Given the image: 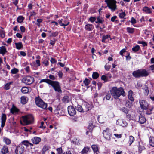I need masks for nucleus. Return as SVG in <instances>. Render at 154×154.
Here are the masks:
<instances>
[{
  "mask_svg": "<svg viewBox=\"0 0 154 154\" xmlns=\"http://www.w3.org/2000/svg\"><path fill=\"white\" fill-rule=\"evenodd\" d=\"M79 139L75 137L72 140V142L73 144L75 145H78L79 144Z\"/></svg>",
  "mask_w": 154,
  "mask_h": 154,
  "instance_id": "58836bf2",
  "label": "nucleus"
},
{
  "mask_svg": "<svg viewBox=\"0 0 154 154\" xmlns=\"http://www.w3.org/2000/svg\"><path fill=\"white\" fill-rule=\"evenodd\" d=\"M131 105V104L129 101H126L125 104V106L127 107L130 108Z\"/></svg>",
  "mask_w": 154,
  "mask_h": 154,
  "instance_id": "bf43d9fd",
  "label": "nucleus"
},
{
  "mask_svg": "<svg viewBox=\"0 0 154 154\" xmlns=\"http://www.w3.org/2000/svg\"><path fill=\"white\" fill-rule=\"evenodd\" d=\"M69 100V98L67 96H65L62 99V101L64 103H68Z\"/></svg>",
  "mask_w": 154,
  "mask_h": 154,
  "instance_id": "7c9ffc66",
  "label": "nucleus"
},
{
  "mask_svg": "<svg viewBox=\"0 0 154 154\" xmlns=\"http://www.w3.org/2000/svg\"><path fill=\"white\" fill-rule=\"evenodd\" d=\"M101 79L104 81L105 82L107 81L108 79L106 76L105 75H103L101 76Z\"/></svg>",
  "mask_w": 154,
  "mask_h": 154,
  "instance_id": "13d9d810",
  "label": "nucleus"
},
{
  "mask_svg": "<svg viewBox=\"0 0 154 154\" xmlns=\"http://www.w3.org/2000/svg\"><path fill=\"white\" fill-rule=\"evenodd\" d=\"M90 82V80L87 78L85 79V80L83 81L84 83L85 84V85L86 86L89 85Z\"/></svg>",
  "mask_w": 154,
  "mask_h": 154,
  "instance_id": "de8ad7c7",
  "label": "nucleus"
},
{
  "mask_svg": "<svg viewBox=\"0 0 154 154\" xmlns=\"http://www.w3.org/2000/svg\"><path fill=\"white\" fill-rule=\"evenodd\" d=\"M146 121L145 118L142 115H140L139 117L138 122L140 124H144Z\"/></svg>",
  "mask_w": 154,
  "mask_h": 154,
  "instance_id": "f3484780",
  "label": "nucleus"
},
{
  "mask_svg": "<svg viewBox=\"0 0 154 154\" xmlns=\"http://www.w3.org/2000/svg\"><path fill=\"white\" fill-rule=\"evenodd\" d=\"M127 32L130 34H132L134 32V29L133 28L128 27L126 28Z\"/></svg>",
  "mask_w": 154,
  "mask_h": 154,
  "instance_id": "473e14b6",
  "label": "nucleus"
},
{
  "mask_svg": "<svg viewBox=\"0 0 154 154\" xmlns=\"http://www.w3.org/2000/svg\"><path fill=\"white\" fill-rule=\"evenodd\" d=\"M143 11L147 14H151L152 13V10L151 8L145 6L143 8Z\"/></svg>",
  "mask_w": 154,
  "mask_h": 154,
  "instance_id": "412c9836",
  "label": "nucleus"
},
{
  "mask_svg": "<svg viewBox=\"0 0 154 154\" xmlns=\"http://www.w3.org/2000/svg\"><path fill=\"white\" fill-rule=\"evenodd\" d=\"M0 36L2 38H4L5 36V32L3 31L0 32Z\"/></svg>",
  "mask_w": 154,
  "mask_h": 154,
  "instance_id": "4d7b16f0",
  "label": "nucleus"
},
{
  "mask_svg": "<svg viewBox=\"0 0 154 154\" xmlns=\"http://www.w3.org/2000/svg\"><path fill=\"white\" fill-rule=\"evenodd\" d=\"M126 51V50L124 48L122 49L120 52V54L122 56H123V53L125 52Z\"/></svg>",
  "mask_w": 154,
  "mask_h": 154,
  "instance_id": "69168bd1",
  "label": "nucleus"
},
{
  "mask_svg": "<svg viewBox=\"0 0 154 154\" xmlns=\"http://www.w3.org/2000/svg\"><path fill=\"white\" fill-rule=\"evenodd\" d=\"M36 105L38 107L43 109H46L47 107V104L44 102L39 97H37L35 99Z\"/></svg>",
  "mask_w": 154,
  "mask_h": 154,
  "instance_id": "20e7f679",
  "label": "nucleus"
},
{
  "mask_svg": "<svg viewBox=\"0 0 154 154\" xmlns=\"http://www.w3.org/2000/svg\"><path fill=\"white\" fill-rule=\"evenodd\" d=\"M59 34V32L57 31H56L52 32L51 33V35L50 36L55 37L57 36Z\"/></svg>",
  "mask_w": 154,
  "mask_h": 154,
  "instance_id": "5fc2aeb1",
  "label": "nucleus"
},
{
  "mask_svg": "<svg viewBox=\"0 0 154 154\" xmlns=\"http://www.w3.org/2000/svg\"><path fill=\"white\" fill-rule=\"evenodd\" d=\"M28 99L27 97L22 96L21 97V102L23 104H26L28 101Z\"/></svg>",
  "mask_w": 154,
  "mask_h": 154,
  "instance_id": "b1692460",
  "label": "nucleus"
},
{
  "mask_svg": "<svg viewBox=\"0 0 154 154\" xmlns=\"http://www.w3.org/2000/svg\"><path fill=\"white\" fill-rule=\"evenodd\" d=\"M103 134L104 138L108 140H110L111 138L112 135L109 128H106L103 131Z\"/></svg>",
  "mask_w": 154,
  "mask_h": 154,
  "instance_id": "0eeeda50",
  "label": "nucleus"
},
{
  "mask_svg": "<svg viewBox=\"0 0 154 154\" xmlns=\"http://www.w3.org/2000/svg\"><path fill=\"white\" fill-rule=\"evenodd\" d=\"M145 149V148L143 146V145L141 144H139V145L138 146V150L139 152H141L144 149Z\"/></svg>",
  "mask_w": 154,
  "mask_h": 154,
  "instance_id": "c03bdc74",
  "label": "nucleus"
},
{
  "mask_svg": "<svg viewBox=\"0 0 154 154\" xmlns=\"http://www.w3.org/2000/svg\"><path fill=\"white\" fill-rule=\"evenodd\" d=\"M109 37H110V35H108L103 36L102 37V42H105V40L108 39Z\"/></svg>",
  "mask_w": 154,
  "mask_h": 154,
  "instance_id": "09e8293b",
  "label": "nucleus"
},
{
  "mask_svg": "<svg viewBox=\"0 0 154 154\" xmlns=\"http://www.w3.org/2000/svg\"><path fill=\"white\" fill-rule=\"evenodd\" d=\"M21 92L24 94H26L29 92V89L28 87H22L21 89Z\"/></svg>",
  "mask_w": 154,
  "mask_h": 154,
  "instance_id": "c9c22d12",
  "label": "nucleus"
},
{
  "mask_svg": "<svg viewBox=\"0 0 154 154\" xmlns=\"http://www.w3.org/2000/svg\"><path fill=\"white\" fill-rule=\"evenodd\" d=\"M15 44L16 48L17 49L20 50L23 47L22 43L21 42H19L18 43H15Z\"/></svg>",
  "mask_w": 154,
  "mask_h": 154,
  "instance_id": "c85d7f7f",
  "label": "nucleus"
},
{
  "mask_svg": "<svg viewBox=\"0 0 154 154\" xmlns=\"http://www.w3.org/2000/svg\"><path fill=\"white\" fill-rule=\"evenodd\" d=\"M133 75L136 78L141 77L140 69L134 71L132 73Z\"/></svg>",
  "mask_w": 154,
  "mask_h": 154,
  "instance_id": "dca6fc26",
  "label": "nucleus"
},
{
  "mask_svg": "<svg viewBox=\"0 0 154 154\" xmlns=\"http://www.w3.org/2000/svg\"><path fill=\"white\" fill-rule=\"evenodd\" d=\"M24 146L20 144L16 147L15 152L16 154H22L24 152Z\"/></svg>",
  "mask_w": 154,
  "mask_h": 154,
  "instance_id": "6e6552de",
  "label": "nucleus"
},
{
  "mask_svg": "<svg viewBox=\"0 0 154 154\" xmlns=\"http://www.w3.org/2000/svg\"><path fill=\"white\" fill-rule=\"evenodd\" d=\"M63 21V19H61L58 20V23L61 26H66L68 25L69 24V22H68L67 24H64L62 23V22Z\"/></svg>",
  "mask_w": 154,
  "mask_h": 154,
  "instance_id": "a19ab883",
  "label": "nucleus"
},
{
  "mask_svg": "<svg viewBox=\"0 0 154 154\" xmlns=\"http://www.w3.org/2000/svg\"><path fill=\"white\" fill-rule=\"evenodd\" d=\"M56 40L55 39H53L52 40H50V44L52 46H53L55 44Z\"/></svg>",
  "mask_w": 154,
  "mask_h": 154,
  "instance_id": "774afa93",
  "label": "nucleus"
},
{
  "mask_svg": "<svg viewBox=\"0 0 154 154\" xmlns=\"http://www.w3.org/2000/svg\"><path fill=\"white\" fill-rule=\"evenodd\" d=\"M24 19V17L22 16H20L18 17L17 19V21L19 23H21L23 22Z\"/></svg>",
  "mask_w": 154,
  "mask_h": 154,
  "instance_id": "e433bc0d",
  "label": "nucleus"
},
{
  "mask_svg": "<svg viewBox=\"0 0 154 154\" xmlns=\"http://www.w3.org/2000/svg\"><path fill=\"white\" fill-rule=\"evenodd\" d=\"M18 72V69L14 68L11 70V72L12 74H16Z\"/></svg>",
  "mask_w": 154,
  "mask_h": 154,
  "instance_id": "603ef678",
  "label": "nucleus"
},
{
  "mask_svg": "<svg viewBox=\"0 0 154 154\" xmlns=\"http://www.w3.org/2000/svg\"><path fill=\"white\" fill-rule=\"evenodd\" d=\"M3 140L4 142L7 145H9L11 144V140L9 138L5 137H4Z\"/></svg>",
  "mask_w": 154,
  "mask_h": 154,
  "instance_id": "c756f323",
  "label": "nucleus"
},
{
  "mask_svg": "<svg viewBox=\"0 0 154 154\" xmlns=\"http://www.w3.org/2000/svg\"><path fill=\"white\" fill-rule=\"evenodd\" d=\"M34 81V78L31 76H26L24 77L22 80V82L26 84L29 85L32 83Z\"/></svg>",
  "mask_w": 154,
  "mask_h": 154,
  "instance_id": "423d86ee",
  "label": "nucleus"
},
{
  "mask_svg": "<svg viewBox=\"0 0 154 154\" xmlns=\"http://www.w3.org/2000/svg\"><path fill=\"white\" fill-rule=\"evenodd\" d=\"M149 142L150 145L154 147V137H150L149 138Z\"/></svg>",
  "mask_w": 154,
  "mask_h": 154,
  "instance_id": "bb28decb",
  "label": "nucleus"
},
{
  "mask_svg": "<svg viewBox=\"0 0 154 154\" xmlns=\"http://www.w3.org/2000/svg\"><path fill=\"white\" fill-rule=\"evenodd\" d=\"M90 149L89 147L88 146L85 147L81 151L82 154H87Z\"/></svg>",
  "mask_w": 154,
  "mask_h": 154,
  "instance_id": "cd10ccee",
  "label": "nucleus"
},
{
  "mask_svg": "<svg viewBox=\"0 0 154 154\" xmlns=\"http://www.w3.org/2000/svg\"><path fill=\"white\" fill-rule=\"evenodd\" d=\"M50 85L53 87L55 91L60 93H62L60 86L59 83L58 81H52Z\"/></svg>",
  "mask_w": 154,
  "mask_h": 154,
  "instance_id": "39448f33",
  "label": "nucleus"
},
{
  "mask_svg": "<svg viewBox=\"0 0 154 154\" xmlns=\"http://www.w3.org/2000/svg\"><path fill=\"white\" fill-rule=\"evenodd\" d=\"M76 109L77 110L80 112H83L82 106L78 105L76 107Z\"/></svg>",
  "mask_w": 154,
  "mask_h": 154,
  "instance_id": "79ce46f5",
  "label": "nucleus"
},
{
  "mask_svg": "<svg viewBox=\"0 0 154 154\" xmlns=\"http://www.w3.org/2000/svg\"><path fill=\"white\" fill-rule=\"evenodd\" d=\"M105 2L107 4V7L112 12H114L117 9L116 5L117 2L116 0H105Z\"/></svg>",
  "mask_w": 154,
  "mask_h": 154,
  "instance_id": "7ed1b4c3",
  "label": "nucleus"
},
{
  "mask_svg": "<svg viewBox=\"0 0 154 154\" xmlns=\"http://www.w3.org/2000/svg\"><path fill=\"white\" fill-rule=\"evenodd\" d=\"M99 76V74L97 72H94L92 75V77L93 79H96Z\"/></svg>",
  "mask_w": 154,
  "mask_h": 154,
  "instance_id": "a18cd8bd",
  "label": "nucleus"
},
{
  "mask_svg": "<svg viewBox=\"0 0 154 154\" xmlns=\"http://www.w3.org/2000/svg\"><path fill=\"white\" fill-rule=\"evenodd\" d=\"M49 58H46L43 61V63L45 65V66H47L49 65Z\"/></svg>",
  "mask_w": 154,
  "mask_h": 154,
  "instance_id": "49530a36",
  "label": "nucleus"
},
{
  "mask_svg": "<svg viewBox=\"0 0 154 154\" xmlns=\"http://www.w3.org/2000/svg\"><path fill=\"white\" fill-rule=\"evenodd\" d=\"M96 20L95 21V23H99L100 24H103L104 22V20L103 19V18L100 16H98L96 18Z\"/></svg>",
  "mask_w": 154,
  "mask_h": 154,
  "instance_id": "aec40b11",
  "label": "nucleus"
},
{
  "mask_svg": "<svg viewBox=\"0 0 154 154\" xmlns=\"http://www.w3.org/2000/svg\"><path fill=\"white\" fill-rule=\"evenodd\" d=\"M13 83V82H10L8 83H6L4 87V89L8 90L10 88V85L12 84Z\"/></svg>",
  "mask_w": 154,
  "mask_h": 154,
  "instance_id": "2f4dec72",
  "label": "nucleus"
},
{
  "mask_svg": "<svg viewBox=\"0 0 154 154\" xmlns=\"http://www.w3.org/2000/svg\"><path fill=\"white\" fill-rule=\"evenodd\" d=\"M22 145H24L26 146H28L30 145L31 146H33V144L30 143H29L28 141L24 140L22 141L20 143Z\"/></svg>",
  "mask_w": 154,
  "mask_h": 154,
  "instance_id": "4be33fe9",
  "label": "nucleus"
},
{
  "mask_svg": "<svg viewBox=\"0 0 154 154\" xmlns=\"http://www.w3.org/2000/svg\"><path fill=\"white\" fill-rule=\"evenodd\" d=\"M50 62L52 64H54L57 62V61L55 60V59L51 58L50 60Z\"/></svg>",
  "mask_w": 154,
  "mask_h": 154,
  "instance_id": "338daca9",
  "label": "nucleus"
},
{
  "mask_svg": "<svg viewBox=\"0 0 154 154\" xmlns=\"http://www.w3.org/2000/svg\"><path fill=\"white\" fill-rule=\"evenodd\" d=\"M49 78L52 80H55L56 79L55 77L52 75H50L49 76Z\"/></svg>",
  "mask_w": 154,
  "mask_h": 154,
  "instance_id": "0e129e2a",
  "label": "nucleus"
},
{
  "mask_svg": "<svg viewBox=\"0 0 154 154\" xmlns=\"http://www.w3.org/2000/svg\"><path fill=\"white\" fill-rule=\"evenodd\" d=\"M52 81V80H51L48 79H41L39 83H41L42 82H45L50 85Z\"/></svg>",
  "mask_w": 154,
  "mask_h": 154,
  "instance_id": "a878e982",
  "label": "nucleus"
},
{
  "mask_svg": "<svg viewBox=\"0 0 154 154\" xmlns=\"http://www.w3.org/2000/svg\"><path fill=\"white\" fill-rule=\"evenodd\" d=\"M20 29L21 32L23 33L25 31V28L23 26H21L20 27Z\"/></svg>",
  "mask_w": 154,
  "mask_h": 154,
  "instance_id": "680f3d73",
  "label": "nucleus"
},
{
  "mask_svg": "<svg viewBox=\"0 0 154 154\" xmlns=\"http://www.w3.org/2000/svg\"><path fill=\"white\" fill-rule=\"evenodd\" d=\"M85 29L88 31H92L93 28L94 26L91 24H88L85 26Z\"/></svg>",
  "mask_w": 154,
  "mask_h": 154,
  "instance_id": "6ab92c4d",
  "label": "nucleus"
},
{
  "mask_svg": "<svg viewBox=\"0 0 154 154\" xmlns=\"http://www.w3.org/2000/svg\"><path fill=\"white\" fill-rule=\"evenodd\" d=\"M134 140V138L132 136H130L129 137V139L128 143L129 146H130Z\"/></svg>",
  "mask_w": 154,
  "mask_h": 154,
  "instance_id": "72a5a7b5",
  "label": "nucleus"
},
{
  "mask_svg": "<svg viewBox=\"0 0 154 154\" xmlns=\"http://www.w3.org/2000/svg\"><path fill=\"white\" fill-rule=\"evenodd\" d=\"M133 92L131 90H130L128 92V99L131 101H134V98L132 97Z\"/></svg>",
  "mask_w": 154,
  "mask_h": 154,
  "instance_id": "393cba45",
  "label": "nucleus"
},
{
  "mask_svg": "<svg viewBox=\"0 0 154 154\" xmlns=\"http://www.w3.org/2000/svg\"><path fill=\"white\" fill-rule=\"evenodd\" d=\"M92 148L94 152L95 153H96L99 152L98 147L97 146L94 145L92 146Z\"/></svg>",
  "mask_w": 154,
  "mask_h": 154,
  "instance_id": "4c0bfd02",
  "label": "nucleus"
},
{
  "mask_svg": "<svg viewBox=\"0 0 154 154\" xmlns=\"http://www.w3.org/2000/svg\"><path fill=\"white\" fill-rule=\"evenodd\" d=\"M141 77H146L148 75L149 72L148 70L144 69H140Z\"/></svg>",
  "mask_w": 154,
  "mask_h": 154,
  "instance_id": "ddd939ff",
  "label": "nucleus"
},
{
  "mask_svg": "<svg viewBox=\"0 0 154 154\" xmlns=\"http://www.w3.org/2000/svg\"><path fill=\"white\" fill-rule=\"evenodd\" d=\"M116 124L122 127H126L127 125L126 122L123 119H119L117 120Z\"/></svg>",
  "mask_w": 154,
  "mask_h": 154,
  "instance_id": "f8f14e48",
  "label": "nucleus"
},
{
  "mask_svg": "<svg viewBox=\"0 0 154 154\" xmlns=\"http://www.w3.org/2000/svg\"><path fill=\"white\" fill-rule=\"evenodd\" d=\"M7 117L5 114L2 113V115L1 120V126L2 128L3 127L5 124Z\"/></svg>",
  "mask_w": 154,
  "mask_h": 154,
  "instance_id": "4468645a",
  "label": "nucleus"
},
{
  "mask_svg": "<svg viewBox=\"0 0 154 154\" xmlns=\"http://www.w3.org/2000/svg\"><path fill=\"white\" fill-rule=\"evenodd\" d=\"M140 106L142 109L146 110L147 109L148 105L147 103L144 100H140L139 101Z\"/></svg>",
  "mask_w": 154,
  "mask_h": 154,
  "instance_id": "9b49d317",
  "label": "nucleus"
},
{
  "mask_svg": "<svg viewBox=\"0 0 154 154\" xmlns=\"http://www.w3.org/2000/svg\"><path fill=\"white\" fill-rule=\"evenodd\" d=\"M48 149L46 146H44L42 150V154H44L45 152L48 150Z\"/></svg>",
  "mask_w": 154,
  "mask_h": 154,
  "instance_id": "6e6d98bb",
  "label": "nucleus"
},
{
  "mask_svg": "<svg viewBox=\"0 0 154 154\" xmlns=\"http://www.w3.org/2000/svg\"><path fill=\"white\" fill-rule=\"evenodd\" d=\"M110 91L111 95L115 99L118 98L121 95H125L123 89L121 87L118 88L117 87H113Z\"/></svg>",
  "mask_w": 154,
  "mask_h": 154,
  "instance_id": "f257e3e1",
  "label": "nucleus"
},
{
  "mask_svg": "<svg viewBox=\"0 0 154 154\" xmlns=\"http://www.w3.org/2000/svg\"><path fill=\"white\" fill-rule=\"evenodd\" d=\"M126 14L124 12H122L119 14V16L121 18H123L125 16Z\"/></svg>",
  "mask_w": 154,
  "mask_h": 154,
  "instance_id": "3c124183",
  "label": "nucleus"
},
{
  "mask_svg": "<svg viewBox=\"0 0 154 154\" xmlns=\"http://www.w3.org/2000/svg\"><path fill=\"white\" fill-rule=\"evenodd\" d=\"M140 49V47L138 45H137L132 48V50L134 52L138 51Z\"/></svg>",
  "mask_w": 154,
  "mask_h": 154,
  "instance_id": "f704fd0d",
  "label": "nucleus"
},
{
  "mask_svg": "<svg viewBox=\"0 0 154 154\" xmlns=\"http://www.w3.org/2000/svg\"><path fill=\"white\" fill-rule=\"evenodd\" d=\"M111 66V65H107V64L104 66L105 70L106 71H109L110 69Z\"/></svg>",
  "mask_w": 154,
  "mask_h": 154,
  "instance_id": "864d4df0",
  "label": "nucleus"
},
{
  "mask_svg": "<svg viewBox=\"0 0 154 154\" xmlns=\"http://www.w3.org/2000/svg\"><path fill=\"white\" fill-rule=\"evenodd\" d=\"M31 141L33 144H37L41 141V139L39 137H35L31 139Z\"/></svg>",
  "mask_w": 154,
  "mask_h": 154,
  "instance_id": "2eb2a0df",
  "label": "nucleus"
},
{
  "mask_svg": "<svg viewBox=\"0 0 154 154\" xmlns=\"http://www.w3.org/2000/svg\"><path fill=\"white\" fill-rule=\"evenodd\" d=\"M120 110L126 114H127L129 111L128 109L125 107H123L120 109Z\"/></svg>",
  "mask_w": 154,
  "mask_h": 154,
  "instance_id": "37998d69",
  "label": "nucleus"
},
{
  "mask_svg": "<svg viewBox=\"0 0 154 154\" xmlns=\"http://www.w3.org/2000/svg\"><path fill=\"white\" fill-rule=\"evenodd\" d=\"M57 154H62L63 153L61 148H58L57 149Z\"/></svg>",
  "mask_w": 154,
  "mask_h": 154,
  "instance_id": "052dcab7",
  "label": "nucleus"
},
{
  "mask_svg": "<svg viewBox=\"0 0 154 154\" xmlns=\"http://www.w3.org/2000/svg\"><path fill=\"white\" fill-rule=\"evenodd\" d=\"M83 112H87L91 109V106L87 102L84 103L82 104Z\"/></svg>",
  "mask_w": 154,
  "mask_h": 154,
  "instance_id": "1a4fd4ad",
  "label": "nucleus"
},
{
  "mask_svg": "<svg viewBox=\"0 0 154 154\" xmlns=\"http://www.w3.org/2000/svg\"><path fill=\"white\" fill-rule=\"evenodd\" d=\"M8 148L6 146H4L1 151V152L3 154H5L8 153Z\"/></svg>",
  "mask_w": 154,
  "mask_h": 154,
  "instance_id": "5701e85b",
  "label": "nucleus"
},
{
  "mask_svg": "<svg viewBox=\"0 0 154 154\" xmlns=\"http://www.w3.org/2000/svg\"><path fill=\"white\" fill-rule=\"evenodd\" d=\"M68 111L69 114L71 116H73L76 113V111L74 108L72 106H69L68 107Z\"/></svg>",
  "mask_w": 154,
  "mask_h": 154,
  "instance_id": "9d476101",
  "label": "nucleus"
},
{
  "mask_svg": "<svg viewBox=\"0 0 154 154\" xmlns=\"http://www.w3.org/2000/svg\"><path fill=\"white\" fill-rule=\"evenodd\" d=\"M96 19V18L94 17H91L89 19V20L91 23H93L94 21H95Z\"/></svg>",
  "mask_w": 154,
  "mask_h": 154,
  "instance_id": "8fccbe9b",
  "label": "nucleus"
},
{
  "mask_svg": "<svg viewBox=\"0 0 154 154\" xmlns=\"http://www.w3.org/2000/svg\"><path fill=\"white\" fill-rule=\"evenodd\" d=\"M43 20L41 19H38L36 20V22L35 24L37 25L39 27L40 26V23L42 22Z\"/></svg>",
  "mask_w": 154,
  "mask_h": 154,
  "instance_id": "ea45409f",
  "label": "nucleus"
},
{
  "mask_svg": "<svg viewBox=\"0 0 154 154\" xmlns=\"http://www.w3.org/2000/svg\"><path fill=\"white\" fill-rule=\"evenodd\" d=\"M34 122V118L31 114L28 115L21 117L20 123L23 125L32 124Z\"/></svg>",
  "mask_w": 154,
  "mask_h": 154,
  "instance_id": "f03ea898",
  "label": "nucleus"
},
{
  "mask_svg": "<svg viewBox=\"0 0 154 154\" xmlns=\"http://www.w3.org/2000/svg\"><path fill=\"white\" fill-rule=\"evenodd\" d=\"M7 52V51L5 46H2L0 47V54L4 56Z\"/></svg>",
  "mask_w": 154,
  "mask_h": 154,
  "instance_id": "a211bd4d",
  "label": "nucleus"
},
{
  "mask_svg": "<svg viewBox=\"0 0 154 154\" xmlns=\"http://www.w3.org/2000/svg\"><path fill=\"white\" fill-rule=\"evenodd\" d=\"M18 0H13V3L15 5L17 8V9H18V6L17 5V4L18 3Z\"/></svg>",
  "mask_w": 154,
  "mask_h": 154,
  "instance_id": "e2e57ef3",
  "label": "nucleus"
}]
</instances>
